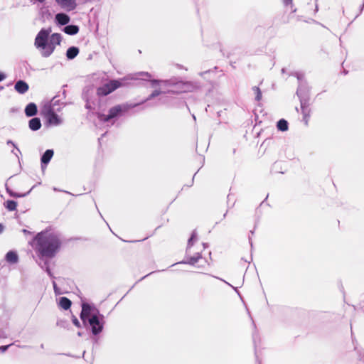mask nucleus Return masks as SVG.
<instances>
[{"instance_id": "4be33fe9", "label": "nucleus", "mask_w": 364, "mask_h": 364, "mask_svg": "<svg viewBox=\"0 0 364 364\" xmlns=\"http://www.w3.org/2000/svg\"><path fill=\"white\" fill-rule=\"evenodd\" d=\"M252 90L255 95V100L257 102H259L262 97L261 90L259 89V87L255 86L252 87Z\"/></svg>"}, {"instance_id": "f257e3e1", "label": "nucleus", "mask_w": 364, "mask_h": 364, "mask_svg": "<svg viewBox=\"0 0 364 364\" xmlns=\"http://www.w3.org/2000/svg\"><path fill=\"white\" fill-rule=\"evenodd\" d=\"M34 250L40 257L52 258L59 251L61 242L54 233L43 231L38 233L33 240Z\"/></svg>"}, {"instance_id": "7c9ffc66", "label": "nucleus", "mask_w": 364, "mask_h": 364, "mask_svg": "<svg viewBox=\"0 0 364 364\" xmlns=\"http://www.w3.org/2000/svg\"><path fill=\"white\" fill-rule=\"evenodd\" d=\"M4 230V225L2 224H0V233H1Z\"/></svg>"}, {"instance_id": "cd10ccee", "label": "nucleus", "mask_w": 364, "mask_h": 364, "mask_svg": "<svg viewBox=\"0 0 364 364\" xmlns=\"http://www.w3.org/2000/svg\"><path fill=\"white\" fill-rule=\"evenodd\" d=\"M10 346V345H7V346H2L0 347V350L4 352L5 350H6L8 349V348Z\"/></svg>"}, {"instance_id": "c85d7f7f", "label": "nucleus", "mask_w": 364, "mask_h": 364, "mask_svg": "<svg viewBox=\"0 0 364 364\" xmlns=\"http://www.w3.org/2000/svg\"><path fill=\"white\" fill-rule=\"evenodd\" d=\"M4 78H5V75L0 73V82L2 81L3 80H4Z\"/></svg>"}, {"instance_id": "f3484780", "label": "nucleus", "mask_w": 364, "mask_h": 364, "mask_svg": "<svg viewBox=\"0 0 364 364\" xmlns=\"http://www.w3.org/2000/svg\"><path fill=\"white\" fill-rule=\"evenodd\" d=\"M78 31L79 28L75 25H69L64 28V32L68 35H75Z\"/></svg>"}, {"instance_id": "b1692460", "label": "nucleus", "mask_w": 364, "mask_h": 364, "mask_svg": "<svg viewBox=\"0 0 364 364\" xmlns=\"http://www.w3.org/2000/svg\"><path fill=\"white\" fill-rule=\"evenodd\" d=\"M294 19H297V18H296L294 13H291L290 15H289L288 16H287V18L285 19H284V23H291L292 21V20H294Z\"/></svg>"}, {"instance_id": "dca6fc26", "label": "nucleus", "mask_w": 364, "mask_h": 364, "mask_svg": "<svg viewBox=\"0 0 364 364\" xmlns=\"http://www.w3.org/2000/svg\"><path fill=\"white\" fill-rule=\"evenodd\" d=\"M72 304L71 301L67 297H61L59 301V306L65 309L68 310L70 308Z\"/></svg>"}, {"instance_id": "9d476101", "label": "nucleus", "mask_w": 364, "mask_h": 364, "mask_svg": "<svg viewBox=\"0 0 364 364\" xmlns=\"http://www.w3.org/2000/svg\"><path fill=\"white\" fill-rule=\"evenodd\" d=\"M15 90L20 93V94H24L28 90V85L23 81V80H18L16 82L14 86Z\"/></svg>"}, {"instance_id": "20e7f679", "label": "nucleus", "mask_w": 364, "mask_h": 364, "mask_svg": "<svg viewBox=\"0 0 364 364\" xmlns=\"http://www.w3.org/2000/svg\"><path fill=\"white\" fill-rule=\"evenodd\" d=\"M198 240V236L196 231H193L188 241V247L186 250V263L195 265L200 259H202V255L200 252H196L194 254L193 246Z\"/></svg>"}, {"instance_id": "9b49d317", "label": "nucleus", "mask_w": 364, "mask_h": 364, "mask_svg": "<svg viewBox=\"0 0 364 364\" xmlns=\"http://www.w3.org/2000/svg\"><path fill=\"white\" fill-rule=\"evenodd\" d=\"M37 106L35 103H29L25 108V114L27 117H33L37 114Z\"/></svg>"}, {"instance_id": "2f4dec72", "label": "nucleus", "mask_w": 364, "mask_h": 364, "mask_svg": "<svg viewBox=\"0 0 364 364\" xmlns=\"http://www.w3.org/2000/svg\"><path fill=\"white\" fill-rule=\"evenodd\" d=\"M140 75L143 76H149V74L148 73H142Z\"/></svg>"}, {"instance_id": "1a4fd4ad", "label": "nucleus", "mask_w": 364, "mask_h": 364, "mask_svg": "<svg viewBox=\"0 0 364 364\" xmlns=\"http://www.w3.org/2000/svg\"><path fill=\"white\" fill-rule=\"evenodd\" d=\"M57 4L63 9L70 11L75 9V0H55Z\"/></svg>"}, {"instance_id": "c756f323", "label": "nucleus", "mask_w": 364, "mask_h": 364, "mask_svg": "<svg viewBox=\"0 0 364 364\" xmlns=\"http://www.w3.org/2000/svg\"><path fill=\"white\" fill-rule=\"evenodd\" d=\"M284 4H286L287 5L291 3L292 0H283Z\"/></svg>"}, {"instance_id": "5701e85b", "label": "nucleus", "mask_w": 364, "mask_h": 364, "mask_svg": "<svg viewBox=\"0 0 364 364\" xmlns=\"http://www.w3.org/2000/svg\"><path fill=\"white\" fill-rule=\"evenodd\" d=\"M6 191L9 194L10 196L14 197V198H21V197H23L26 196V194H24V193H18L14 192V191L11 190L9 188H6Z\"/></svg>"}, {"instance_id": "a211bd4d", "label": "nucleus", "mask_w": 364, "mask_h": 364, "mask_svg": "<svg viewBox=\"0 0 364 364\" xmlns=\"http://www.w3.org/2000/svg\"><path fill=\"white\" fill-rule=\"evenodd\" d=\"M53 154H54V152L53 150H51V149L46 150L41 157V162L43 164H48L50 161V160L51 159V158L53 157Z\"/></svg>"}, {"instance_id": "0eeeda50", "label": "nucleus", "mask_w": 364, "mask_h": 364, "mask_svg": "<svg viewBox=\"0 0 364 364\" xmlns=\"http://www.w3.org/2000/svg\"><path fill=\"white\" fill-rule=\"evenodd\" d=\"M89 324L92 329V333L94 335H97L100 332H102L103 328V323H102L98 315L93 316L92 318H90L87 321V324Z\"/></svg>"}, {"instance_id": "393cba45", "label": "nucleus", "mask_w": 364, "mask_h": 364, "mask_svg": "<svg viewBox=\"0 0 364 364\" xmlns=\"http://www.w3.org/2000/svg\"><path fill=\"white\" fill-rule=\"evenodd\" d=\"M161 94V92L159 90H154L149 96L148 100H151L156 96H159Z\"/></svg>"}, {"instance_id": "473e14b6", "label": "nucleus", "mask_w": 364, "mask_h": 364, "mask_svg": "<svg viewBox=\"0 0 364 364\" xmlns=\"http://www.w3.org/2000/svg\"><path fill=\"white\" fill-rule=\"evenodd\" d=\"M152 83L153 84H156V83H159V81L158 80H153Z\"/></svg>"}, {"instance_id": "a878e982", "label": "nucleus", "mask_w": 364, "mask_h": 364, "mask_svg": "<svg viewBox=\"0 0 364 364\" xmlns=\"http://www.w3.org/2000/svg\"><path fill=\"white\" fill-rule=\"evenodd\" d=\"M73 324L77 326V327H80V322L79 321L77 320V318L76 317H74L73 318Z\"/></svg>"}, {"instance_id": "6e6552de", "label": "nucleus", "mask_w": 364, "mask_h": 364, "mask_svg": "<svg viewBox=\"0 0 364 364\" xmlns=\"http://www.w3.org/2000/svg\"><path fill=\"white\" fill-rule=\"evenodd\" d=\"M43 113L49 124L58 125L60 123L58 114L50 107L45 108Z\"/></svg>"}, {"instance_id": "412c9836", "label": "nucleus", "mask_w": 364, "mask_h": 364, "mask_svg": "<svg viewBox=\"0 0 364 364\" xmlns=\"http://www.w3.org/2000/svg\"><path fill=\"white\" fill-rule=\"evenodd\" d=\"M277 128L279 130L284 132L288 129V122L285 119H280L277 122Z\"/></svg>"}, {"instance_id": "4468645a", "label": "nucleus", "mask_w": 364, "mask_h": 364, "mask_svg": "<svg viewBox=\"0 0 364 364\" xmlns=\"http://www.w3.org/2000/svg\"><path fill=\"white\" fill-rule=\"evenodd\" d=\"M55 19L60 25H66L70 21V17L63 13L56 14Z\"/></svg>"}, {"instance_id": "6ab92c4d", "label": "nucleus", "mask_w": 364, "mask_h": 364, "mask_svg": "<svg viewBox=\"0 0 364 364\" xmlns=\"http://www.w3.org/2000/svg\"><path fill=\"white\" fill-rule=\"evenodd\" d=\"M6 259L10 263H16L18 262V255L15 252L9 251L6 255Z\"/></svg>"}, {"instance_id": "ddd939ff", "label": "nucleus", "mask_w": 364, "mask_h": 364, "mask_svg": "<svg viewBox=\"0 0 364 364\" xmlns=\"http://www.w3.org/2000/svg\"><path fill=\"white\" fill-rule=\"evenodd\" d=\"M29 128L31 130L37 131L41 127V123L39 118L35 117L31 119L28 123Z\"/></svg>"}, {"instance_id": "2eb2a0df", "label": "nucleus", "mask_w": 364, "mask_h": 364, "mask_svg": "<svg viewBox=\"0 0 364 364\" xmlns=\"http://www.w3.org/2000/svg\"><path fill=\"white\" fill-rule=\"evenodd\" d=\"M79 53V49L77 47L72 46L70 47L66 52V57L68 59H73L75 58Z\"/></svg>"}, {"instance_id": "bb28decb", "label": "nucleus", "mask_w": 364, "mask_h": 364, "mask_svg": "<svg viewBox=\"0 0 364 364\" xmlns=\"http://www.w3.org/2000/svg\"><path fill=\"white\" fill-rule=\"evenodd\" d=\"M309 119V115L305 114L304 116V121L305 122V124L307 125Z\"/></svg>"}, {"instance_id": "f8f14e48", "label": "nucleus", "mask_w": 364, "mask_h": 364, "mask_svg": "<svg viewBox=\"0 0 364 364\" xmlns=\"http://www.w3.org/2000/svg\"><path fill=\"white\" fill-rule=\"evenodd\" d=\"M181 87V92H192L194 90H196L197 87L191 82H182L180 84Z\"/></svg>"}, {"instance_id": "7ed1b4c3", "label": "nucleus", "mask_w": 364, "mask_h": 364, "mask_svg": "<svg viewBox=\"0 0 364 364\" xmlns=\"http://www.w3.org/2000/svg\"><path fill=\"white\" fill-rule=\"evenodd\" d=\"M139 104H134V105H129V104H124V105H117L114 107H112L109 109L108 114H100L99 119L104 122H107L109 120H111L113 118H115L120 115L122 113L127 112L129 109L135 107Z\"/></svg>"}, {"instance_id": "423d86ee", "label": "nucleus", "mask_w": 364, "mask_h": 364, "mask_svg": "<svg viewBox=\"0 0 364 364\" xmlns=\"http://www.w3.org/2000/svg\"><path fill=\"white\" fill-rule=\"evenodd\" d=\"M98 314V311L92 307L90 304L84 303L82 306V311L80 314V318L82 321L85 326H87V321L90 318L93 316H96Z\"/></svg>"}, {"instance_id": "aec40b11", "label": "nucleus", "mask_w": 364, "mask_h": 364, "mask_svg": "<svg viewBox=\"0 0 364 364\" xmlns=\"http://www.w3.org/2000/svg\"><path fill=\"white\" fill-rule=\"evenodd\" d=\"M4 207L9 211H14L17 208V202L15 200H8L4 203Z\"/></svg>"}, {"instance_id": "f03ea898", "label": "nucleus", "mask_w": 364, "mask_h": 364, "mask_svg": "<svg viewBox=\"0 0 364 364\" xmlns=\"http://www.w3.org/2000/svg\"><path fill=\"white\" fill-rule=\"evenodd\" d=\"M51 28H42L36 35L34 45L38 49L43 57H49L59 46L62 41L60 33H55L50 35Z\"/></svg>"}, {"instance_id": "39448f33", "label": "nucleus", "mask_w": 364, "mask_h": 364, "mask_svg": "<svg viewBox=\"0 0 364 364\" xmlns=\"http://www.w3.org/2000/svg\"><path fill=\"white\" fill-rule=\"evenodd\" d=\"M122 80H110L97 88L96 94L98 97H105L122 87Z\"/></svg>"}]
</instances>
